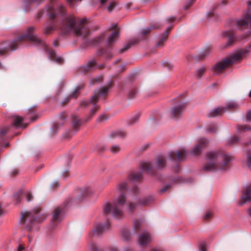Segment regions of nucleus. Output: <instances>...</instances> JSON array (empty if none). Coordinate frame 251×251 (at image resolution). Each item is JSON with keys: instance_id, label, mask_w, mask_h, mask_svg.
<instances>
[{"instance_id": "ddd939ff", "label": "nucleus", "mask_w": 251, "mask_h": 251, "mask_svg": "<svg viewBox=\"0 0 251 251\" xmlns=\"http://www.w3.org/2000/svg\"><path fill=\"white\" fill-rule=\"evenodd\" d=\"M208 143V141L205 139H201L199 143L192 149L190 153L193 155L199 154L202 150L206 147Z\"/></svg>"}, {"instance_id": "412c9836", "label": "nucleus", "mask_w": 251, "mask_h": 251, "mask_svg": "<svg viewBox=\"0 0 251 251\" xmlns=\"http://www.w3.org/2000/svg\"><path fill=\"white\" fill-rule=\"evenodd\" d=\"M173 26H169L167 27V28L166 29L165 32H164L161 38L159 39L157 43V46H162L164 45V43L165 42L168 38V35L171 31V30L172 29Z\"/></svg>"}, {"instance_id": "4be33fe9", "label": "nucleus", "mask_w": 251, "mask_h": 251, "mask_svg": "<svg viewBox=\"0 0 251 251\" xmlns=\"http://www.w3.org/2000/svg\"><path fill=\"white\" fill-rule=\"evenodd\" d=\"M166 165V160L162 155L158 156L156 158L155 168L156 169H163Z\"/></svg>"}, {"instance_id": "f3484780", "label": "nucleus", "mask_w": 251, "mask_h": 251, "mask_svg": "<svg viewBox=\"0 0 251 251\" xmlns=\"http://www.w3.org/2000/svg\"><path fill=\"white\" fill-rule=\"evenodd\" d=\"M64 211V207L60 206L57 207L53 213L52 221L54 222H60L63 218Z\"/></svg>"}, {"instance_id": "3c124183", "label": "nucleus", "mask_w": 251, "mask_h": 251, "mask_svg": "<svg viewBox=\"0 0 251 251\" xmlns=\"http://www.w3.org/2000/svg\"><path fill=\"white\" fill-rule=\"evenodd\" d=\"M175 20H176V18L175 17H171L167 18L166 20V23L167 24H168V23H173L174 21H175Z\"/></svg>"}, {"instance_id": "7ed1b4c3", "label": "nucleus", "mask_w": 251, "mask_h": 251, "mask_svg": "<svg viewBox=\"0 0 251 251\" xmlns=\"http://www.w3.org/2000/svg\"><path fill=\"white\" fill-rule=\"evenodd\" d=\"M126 201V195L120 194L116 197L113 203L106 202L103 205L102 214L106 217L111 215L116 218H121L123 216V207Z\"/></svg>"}, {"instance_id": "49530a36", "label": "nucleus", "mask_w": 251, "mask_h": 251, "mask_svg": "<svg viewBox=\"0 0 251 251\" xmlns=\"http://www.w3.org/2000/svg\"><path fill=\"white\" fill-rule=\"evenodd\" d=\"M247 157L248 161V164L250 166H251V151H249L247 153Z\"/></svg>"}, {"instance_id": "de8ad7c7", "label": "nucleus", "mask_w": 251, "mask_h": 251, "mask_svg": "<svg viewBox=\"0 0 251 251\" xmlns=\"http://www.w3.org/2000/svg\"><path fill=\"white\" fill-rule=\"evenodd\" d=\"M139 118V116L138 115H136L133 117H131L130 119L131 122L132 124L135 123Z\"/></svg>"}, {"instance_id": "a878e982", "label": "nucleus", "mask_w": 251, "mask_h": 251, "mask_svg": "<svg viewBox=\"0 0 251 251\" xmlns=\"http://www.w3.org/2000/svg\"><path fill=\"white\" fill-rule=\"evenodd\" d=\"M206 71V68L202 66L198 69L195 72V75L197 78L200 79L203 76Z\"/></svg>"}, {"instance_id": "f257e3e1", "label": "nucleus", "mask_w": 251, "mask_h": 251, "mask_svg": "<svg viewBox=\"0 0 251 251\" xmlns=\"http://www.w3.org/2000/svg\"><path fill=\"white\" fill-rule=\"evenodd\" d=\"M43 13L49 18L45 30L46 34L50 33L56 27H58L65 34L73 32L83 38L90 34V30L86 25V19L76 21L73 16H66L65 7L55 0L50 1L44 9Z\"/></svg>"}, {"instance_id": "c03bdc74", "label": "nucleus", "mask_w": 251, "mask_h": 251, "mask_svg": "<svg viewBox=\"0 0 251 251\" xmlns=\"http://www.w3.org/2000/svg\"><path fill=\"white\" fill-rule=\"evenodd\" d=\"M107 119V117L105 115H100L97 119L98 122H101Z\"/></svg>"}, {"instance_id": "bf43d9fd", "label": "nucleus", "mask_w": 251, "mask_h": 251, "mask_svg": "<svg viewBox=\"0 0 251 251\" xmlns=\"http://www.w3.org/2000/svg\"><path fill=\"white\" fill-rule=\"evenodd\" d=\"M215 13L213 11L209 12L207 13V16L209 18H212V17H214L215 16Z\"/></svg>"}, {"instance_id": "13d9d810", "label": "nucleus", "mask_w": 251, "mask_h": 251, "mask_svg": "<svg viewBox=\"0 0 251 251\" xmlns=\"http://www.w3.org/2000/svg\"><path fill=\"white\" fill-rule=\"evenodd\" d=\"M247 119L249 121H251V110H249L248 111L247 114Z\"/></svg>"}, {"instance_id": "f8f14e48", "label": "nucleus", "mask_w": 251, "mask_h": 251, "mask_svg": "<svg viewBox=\"0 0 251 251\" xmlns=\"http://www.w3.org/2000/svg\"><path fill=\"white\" fill-rule=\"evenodd\" d=\"M187 155V151L184 149L178 151L177 152L174 151H171L168 154V157L174 160H182L185 158Z\"/></svg>"}, {"instance_id": "423d86ee", "label": "nucleus", "mask_w": 251, "mask_h": 251, "mask_svg": "<svg viewBox=\"0 0 251 251\" xmlns=\"http://www.w3.org/2000/svg\"><path fill=\"white\" fill-rule=\"evenodd\" d=\"M111 85L108 84L105 86H102L101 88L96 89L95 90V94L93 96L90 100H84L80 103L81 106L84 107H89L92 106L93 108L91 109L90 113L86 116L83 120L85 122L90 121L92 117L95 115L97 111L99 108V106L96 103L99 100L100 96H103L105 95L108 92Z\"/></svg>"}, {"instance_id": "5fc2aeb1", "label": "nucleus", "mask_w": 251, "mask_h": 251, "mask_svg": "<svg viewBox=\"0 0 251 251\" xmlns=\"http://www.w3.org/2000/svg\"><path fill=\"white\" fill-rule=\"evenodd\" d=\"M75 0H67V2L70 4V6L75 5Z\"/></svg>"}, {"instance_id": "5701e85b", "label": "nucleus", "mask_w": 251, "mask_h": 251, "mask_svg": "<svg viewBox=\"0 0 251 251\" xmlns=\"http://www.w3.org/2000/svg\"><path fill=\"white\" fill-rule=\"evenodd\" d=\"M24 118L18 115L14 117V125L17 127L25 128L26 125H25L23 121Z\"/></svg>"}, {"instance_id": "0eeeda50", "label": "nucleus", "mask_w": 251, "mask_h": 251, "mask_svg": "<svg viewBox=\"0 0 251 251\" xmlns=\"http://www.w3.org/2000/svg\"><path fill=\"white\" fill-rule=\"evenodd\" d=\"M120 31L117 28V25L113 24L108 31L102 33L98 37L94 38L91 41V45L97 46L105 43L107 46H112L115 43L119 36Z\"/></svg>"}, {"instance_id": "2eb2a0df", "label": "nucleus", "mask_w": 251, "mask_h": 251, "mask_svg": "<svg viewBox=\"0 0 251 251\" xmlns=\"http://www.w3.org/2000/svg\"><path fill=\"white\" fill-rule=\"evenodd\" d=\"M110 226V224L106 225L105 224H100L97 225L93 232L94 236L98 237L102 233L105 232Z\"/></svg>"}, {"instance_id": "bb28decb", "label": "nucleus", "mask_w": 251, "mask_h": 251, "mask_svg": "<svg viewBox=\"0 0 251 251\" xmlns=\"http://www.w3.org/2000/svg\"><path fill=\"white\" fill-rule=\"evenodd\" d=\"M110 48H100L97 53L99 55H102L105 54V56L109 57L110 56L109 55V52H110Z\"/></svg>"}, {"instance_id": "a19ab883", "label": "nucleus", "mask_w": 251, "mask_h": 251, "mask_svg": "<svg viewBox=\"0 0 251 251\" xmlns=\"http://www.w3.org/2000/svg\"><path fill=\"white\" fill-rule=\"evenodd\" d=\"M196 0H190L189 1L186 3V4L184 6V8L185 10H188L190 7L192 5V4Z\"/></svg>"}, {"instance_id": "052dcab7", "label": "nucleus", "mask_w": 251, "mask_h": 251, "mask_svg": "<svg viewBox=\"0 0 251 251\" xmlns=\"http://www.w3.org/2000/svg\"><path fill=\"white\" fill-rule=\"evenodd\" d=\"M32 195L30 193H28L26 196V200L27 201H31Z\"/></svg>"}, {"instance_id": "864d4df0", "label": "nucleus", "mask_w": 251, "mask_h": 251, "mask_svg": "<svg viewBox=\"0 0 251 251\" xmlns=\"http://www.w3.org/2000/svg\"><path fill=\"white\" fill-rule=\"evenodd\" d=\"M6 49L7 48H0V55L2 56L6 54Z\"/></svg>"}, {"instance_id": "f704fd0d", "label": "nucleus", "mask_w": 251, "mask_h": 251, "mask_svg": "<svg viewBox=\"0 0 251 251\" xmlns=\"http://www.w3.org/2000/svg\"><path fill=\"white\" fill-rule=\"evenodd\" d=\"M83 120L78 119L77 118H75L73 119V125L74 127H77L79 126L83 123Z\"/></svg>"}, {"instance_id": "c85d7f7f", "label": "nucleus", "mask_w": 251, "mask_h": 251, "mask_svg": "<svg viewBox=\"0 0 251 251\" xmlns=\"http://www.w3.org/2000/svg\"><path fill=\"white\" fill-rule=\"evenodd\" d=\"M96 64V63L95 61L92 60L89 62L88 64H87L86 65L83 66L82 67V70L83 71H89L91 68H92L93 66H94Z\"/></svg>"}, {"instance_id": "338daca9", "label": "nucleus", "mask_w": 251, "mask_h": 251, "mask_svg": "<svg viewBox=\"0 0 251 251\" xmlns=\"http://www.w3.org/2000/svg\"><path fill=\"white\" fill-rule=\"evenodd\" d=\"M53 44H54V46L55 47H57V46H59V41H58V40H55L53 42Z\"/></svg>"}, {"instance_id": "58836bf2", "label": "nucleus", "mask_w": 251, "mask_h": 251, "mask_svg": "<svg viewBox=\"0 0 251 251\" xmlns=\"http://www.w3.org/2000/svg\"><path fill=\"white\" fill-rule=\"evenodd\" d=\"M116 5L117 3L115 1H112L107 7L108 11L109 12H112Z\"/></svg>"}, {"instance_id": "4468645a", "label": "nucleus", "mask_w": 251, "mask_h": 251, "mask_svg": "<svg viewBox=\"0 0 251 251\" xmlns=\"http://www.w3.org/2000/svg\"><path fill=\"white\" fill-rule=\"evenodd\" d=\"M185 107V104L184 103H181L178 105L174 106L170 111V116L172 118H176L179 117Z\"/></svg>"}, {"instance_id": "4d7b16f0", "label": "nucleus", "mask_w": 251, "mask_h": 251, "mask_svg": "<svg viewBox=\"0 0 251 251\" xmlns=\"http://www.w3.org/2000/svg\"><path fill=\"white\" fill-rule=\"evenodd\" d=\"M239 139L238 138L237 136H234V137H233L230 140V143H233L234 142H236L237 141H238Z\"/></svg>"}, {"instance_id": "79ce46f5", "label": "nucleus", "mask_w": 251, "mask_h": 251, "mask_svg": "<svg viewBox=\"0 0 251 251\" xmlns=\"http://www.w3.org/2000/svg\"><path fill=\"white\" fill-rule=\"evenodd\" d=\"M217 126H212L207 128V132H215L217 130Z\"/></svg>"}, {"instance_id": "69168bd1", "label": "nucleus", "mask_w": 251, "mask_h": 251, "mask_svg": "<svg viewBox=\"0 0 251 251\" xmlns=\"http://www.w3.org/2000/svg\"><path fill=\"white\" fill-rule=\"evenodd\" d=\"M165 66H167L169 69H172L174 67V66L172 64L169 63H167Z\"/></svg>"}, {"instance_id": "473e14b6", "label": "nucleus", "mask_w": 251, "mask_h": 251, "mask_svg": "<svg viewBox=\"0 0 251 251\" xmlns=\"http://www.w3.org/2000/svg\"><path fill=\"white\" fill-rule=\"evenodd\" d=\"M237 130L239 132H241L243 131H247L251 130V126H248L244 125H239L237 126Z\"/></svg>"}, {"instance_id": "37998d69", "label": "nucleus", "mask_w": 251, "mask_h": 251, "mask_svg": "<svg viewBox=\"0 0 251 251\" xmlns=\"http://www.w3.org/2000/svg\"><path fill=\"white\" fill-rule=\"evenodd\" d=\"M129 233L128 231H125L122 234L123 239L125 240H126L129 238Z\"/></svg>"}, {"instance_id": "603ef678", "label": "nucleus", "mask_w": 251, "mask_h": 251, "mask_svg": "<svg viewBox=\"0 0 251 251\" xmlns=\"http://www.w3.org/2000/svg\"><path fill=\"white\" fill-rule=\"evenodd\" d=\"M114 134L115 136H122L125 135V133L121 131H117Z\"/></svg>"}, {"instance_id": "6e6552de", "label": "nucleus", "mask_w": 251, "mask_h": 251, "mask_svg": "<svg viewBox=\"0 0 251 251\" xmlns=\"http://www.w3.org/2000/svg\"><path fill=\"white\" fill-rule=\"evenodd\" d=\"M40 211V208L38 207L35 208L31 212L25 211L23 213L21 218L23 223L28 231H30L31 229V226H30V224L32 222L35 220L40 221L37 215Z\"/></svg>"}, {"instance_id": "aec40b11", "label": "nucleus", "mask_w": 251, "mask_h": 251, "mask_svg": "<svg viewBox=\"0 0 251 251\" xmlns=\"http://www.w3.org/2000/svg\"><path fill=\"white\" fill-rule=\"evenodd\" d=\"M65 120V117L64 116H60L57 121V124L55 125L51 129V135L54 134L59 127L62 126Z\"/></svg>"}, {"instance_id": "e2e57ef3", "label": "nucleus", "mask_w": 251, "mask_h": 251, "mask_svg": "<svg viewBox=\"0 0 251 251\" xmlns=\"http://www.w3.org/2000/svg\"><path fill=\"white\" fill-rule=\"evenodd\" d=\"M140 222H135L134 223V227L135 228H137L138 227L140 226Z\"/></svg>"}, {"instance_id": "393cba45", "label": "nucleus", "mask_w": 251, "mask_h": 251, "mask_svg": "<svg viewBox=\"0 0 251 251\" xmlns=\"http://www.w3.org/2000/svg\"><path fill=\"white\" fill-rule=\"evenodd\" d=\"M140 168L148 173H150L152 168V166L150 162H146L141 163Z\"/></svg>"}, {"instance_id": "f03ea898", "label": "nucleus", "mask_w": 251, "mask_h": 251, "mask_svg": "<svg viewBox=\"0 0 251 251\" xmlns=\"http://www.w3.org/2000/svg\"><path fill=\"white\" fill-rule=\"evenodd\" d=\"M206 160V163L203 166L204 170H222L231 161L232 157L229 154L221 151H211L207 153Z\"/></svg>"}, {"instance_id": "8fccbe9b", "label": "nucleus", "mask_w": 251, "mask_h": 251, "mask_svg": "<svg viewBox=\"0 0 251 251\" xmlns=\"http://www.w3.org/2000/svg\"><path fill=\"white\" fill-rule=\"evenodd\" d=\"M212 213L211 212H207L203 216V219L205 220H208L211 217Z\"/></svg>"}, {"instance_id": "b1692460", "label": "nucleus", "mask_w": 251, "mask_h": 251, "mask_svg": "<svg viewBox=\"0 0 251 251\" xmlns=\"http://www.w3.org/2000/svg\"><path fill=\"white\" fill-rule=\"evenodd\" d=\"M225 112V108L217 107L211 110L209 113V117H215L222 115Z\"/></svg>"}, {"instance_id": "ea45409f", "label": "nucleus", "mask_w": 251, "mask_h": 251, "mask_svg": "<svg viewBox=\"0 0 251 251\" xmlns=\"http://www.w3.org/2000/svg\"><path fill=\"white\" fill-rule=\"evenodd\" d=\"M94 192L91 188H88L83 191L84 194L86 196H90Z\"/></svg>"}, {"instance_id": "20e7f679", "label": "nucleus", "mask_w": 251, "mask_h": 251, "mask_svg": "<svg viewBox=\"0 0 251 251\" xmlns=\"http://www.w3.org/2000/svg\"><path fill=\"white\" fill-rule=\"evenodd\" d=\"M249 52L250 51L247 49L240 48L214 65L212 67L211 71L215 74H220L230 65L240 61L244 55Z\"/></svg>"}, {"instance_id": "dca6fc26", "label": "nucleus", "mask_w": 251, "mask_h": 251, "mask_svg": "<svg viewBox=\"0 0 251 251\" xmlns=\"http://www.w3.org/2000/svg\"><path fill=\"white\" fill-rule=\"evenodd\" d=\"M251 201V185L244 190L239 204L243 205L247 201Z\"/></svg>"}, {"instance_id": "cd10ccee", "label": "nucleus", "mask_w": 251, "mask_h": 251, "mask_svg": "<svg viewBox=\"0 0 251 251\" xmlns=\"http://www.w3.org/2000/svg\"><path fill=\"white\" fill-rule=\"evenodd\" d=\"M139 42V39L137 38H133L130 39L127 43L125 47H130L131 46L136 45Z\"/></svg>"}, {"instance_id": "9b49d317", "label": "nucleus", "mask_w": 251, "mask_h": 251, "mask_svg": "<svg viewBox=\"0 0 251 251\" xmlns=\"http://www.w3.org/2000/svg\"><path fill=\"white\" fill-rule=\"evenodd\" d=\"M224 38H227V46H233L235 44L239 41L238 38L235 37L234 31L232 30H229L224 31L222 34Z\"/></svg>"}, {"instance_id": "c9c22d12", "label": "nucleus", "mask_w": 251, "mask_h": 251, "mask_svg": "<svg viewBox=\"0 0 251 251\" xmlns=\"http://www.w3.org/2000/svg\"><path fill=\"white\" fill-rule=\"evenodd\" d=\"M54 54L55 53L53 51H50V58H52L54 61H55L57 62H62L63 61V59L60 57H56L55 56H54Z\"/></svg>"}, {"instance_id": "2f4dec72", "label": "nucleus", "mask_w": 251, "mask_h": 251, "mask_svg": "<svg viewBox=\"0 0 251 251\" xmlns=\"http://www.w3.org/2000/svg\"><path fill=\"white\" fill-rule=\"evenodd\" d=\"M44 1V0H25L24 2L25 6H27L32 3L40 4L43 2Z\"/></svg>"}, {"instance_id": "7c9ffc66", "label": "nucleus", "mask_w": 251, "mask_h": 251, "mask_svg": "<svg viewBox=\"0 0 251 251\" xmlns=\"http://www.w3.org/2000/svg\"><path fill=\"white\" fill-rule=\"evenodd\" d=\"M127 183L126 182H122L120 183L117 186V189L120 192L124 191L127 189Z\"/></svg>"}, {"instance_id": "e433bc0d", "label": "nucleus", "mask_w": 251, "mask_h": 251, "mask_svg": "<svg viewBox=\"0 0 251 251\" xmlns=\"http://www.w3.org/2000/svg\"><path fill=\"white\" fill-rule=\"evenodd\" d=\"M143 176V174L141 172H137L136 173H135L133 175L132 179L133 180L136 181L137 180L140 178H141Z\"/></svg>"}, {"instance_id": "72a5a7b5", "label": "nucleus", "mask_w": 251, "mask_h": 251, "mask_svg": "<svg viewBox=\"0 0 251 251\" xmlns=\"http://www.w3.org/2000/svg\"><path fill=\"white\" fill-rule=\"evenodd\" d=\"M238 106V104L234 102V101H229L226 103V107H224L225 110L227 108L228 109H233L236 108Z\"/></svg>"}, {"instance_id": "680f3d73", "label": "nucleus", "mask_w": 251, "mask_h": 251, "mask_svg": "<svg viewBox=\"0 0 251 251\" xmlns=\"http://www.w3.org/2000/svg\"><path fill=\"white\" fill-rule=\"evenodd\" d=\"M24 249V247L22 245H19L18 248L15 251H22Z\"/></svg>"}, {"instance_id": "a18cd8bd", "label": "nucleus", "mask_w": 251, "mask_h": 251, "mask_svg": "<svg viewBox=\"0 0 251 251\" xmlns=\"http://www.w3.org/2000/svg\"><path fill=\"white\" fill-rule=\"evenodd\" d=\"M80 88L79 87H78V88H76L74 91V92L70 95V96L69 97H72V98H74V97H76V96H77V94L78 92V91L79 90Z\"/></svg>"}, {"instance_id": "1a4fd4ad", "label": "nucleus", "mask_w": 251, "mask_h": 251, "mask_svg": "<svg viewBox=\"0 0 251 251\" xmlns=\"http://www.w3.org/2000/svg\"><path fill=\"white\" fill-rule=\"evenodd\" d=\"M152 200L153 198L151 196L139 200L136 199L129 200L126 204V211L128 213L131 214L135 210L138 206L146 205Z\"/></svg>"}, {"instance_id": "c756f323", "label": "nucleus", "mask_w": 251, "mask_h": 251, "mask_svg": "<svg viewBox=\"0 0 251 251\" xmlns=\"http://www.w3.org/2000/svg\"><path fill=\"white\" fill-rule=\"evenodd\" d=\"M212 52L210 48H205L201 53L200 57L204 58L209 55Z\"/></svg>"}, {"instance_id": "a211bd4d", "label": "nucleus", "mask_w": 251, "mask_h": 251, "mask_svg": "<svg viewBox=\"0 0 251 251\" xmlns=\"http://www.w3.org/2000/svg\"><path fill=\"white\" fill-rule=\"evenodd\" d=\"M162 26V25L159 23H156L152 24L151 25L150 27L142 29L140 33V36L142 37L143 39H145V37L148 35L152 30L158 29Z\"/></svg>"}, {"instance_id": "6ab92c4d", "label": "nucleus", "mask_w": 251, "mask_h": 251, "mask_svg": "<svg viewBox=\"0 0 251 251\" xmlns=\"http://www.w3.org/2000/svg\"><path fill=\"white\" fill-rule=\"evenodd\" d=\"M151 240V237L150 234L145 232L139 235L138 244L141 246L146 245Z\"/></svg>"}, {"instance_id": "09e8293b", "label": "nucleus", "mask_w": 251, "mask_h": 251, "mask_svg": "<svg viewBox=\"0 0 251 251\" xmlns=\"http://www.w3.org/2000/svg\"><path fill=\"white\" fill-rule=\"evenodd\" d=\"M136 92V91L134 89L130 90V91L128 92V95H129V98L131 99L135 95Z\"/></svg>"}, {"instance_id": "4c0bfd02", "label": "nucleus", "mask_w": 251, "mask_h": 251, "mask_svg": "<svg viewBox=\"0 0 251 251\" xmlns=\"http://www.w3.org/2000/svg\"><path fill=\"white\" fill-rule=\"evenodd\" d=\"M120 151V148L118 145H114L110 149V151L113 153H116Z\"/></svg>"}, {"instance_id": "39448f33", "label": "nucleus", "mask_w": 251, "mask_h": 251, "mask_svg": "<svg viewBox=\"0 0 251 251\" xmlns=\"http://www.w3.org/2000/svg\"><path fill=\"white\" fill-rule=\"evenodd\" d=\"M34 29L35 28L33 26L29 27L25 33L22 34L10 44L5 45L4 47H17L22 46L23 43L25 42H30L35 45L42 47H48V45L43 40L33 34Z\"/></svg>"}, {"instance_id": "6e6d98bb", "label": "nucleus", "mask_w": 251, "mask_h": 251, "mask_svg": "<svg viewBox=\"0 0 251 251\" xmlns=\"http://www.w3.org/2000/svg\"><path fill=\"white\" fill-rule=\"evenodd\" d=\"M8 128H6L5 129H2L0 130V134L4 135L8 132Z\"/></svg>"}, {"instance_id": "9d476101", "label": "nucleus", "mask_w": 251, "mask_h": 251, "mask_svg": "<svg viewBox=\"0 0 251 251\" xmlns=\"http://www.w3.org/2000/svg\"><path fill=\"white\" fill-rule=\"evenodd\" d=\"M235 24L236 26L241 29L251 27V8L244 14L241 19L237 20Z\"/></svg>"}, {"instance_id": "0e129e2a", "label": "nucleus", "mask_w": 251, "mask_h": 251, "mask_svg": "<svg viewBox=\"0 0 251 251\" xmlns=\"http://www.w3.org/2000/svg\"><path fill=\"white\" fill-rule=\"evenodd\" d=\"M100 1L101 5H104L107 1V0H97V1Z\"/></svg>"}, {"instance_id": "774afa93", "label": "nucleus", "mask_w": 251, "mask_h": 251, "mask_svg": "<svg viewBox=\"0 0 251 251\" xmlns=\"http://www.w3.org/2000/svg\"><path fill=\"white\" fill-rule=\"evenodd\" d=\"M131 3H128L126 4L125 7L126 9H129L131 6Z\"/></svg>"}]
</instances>
